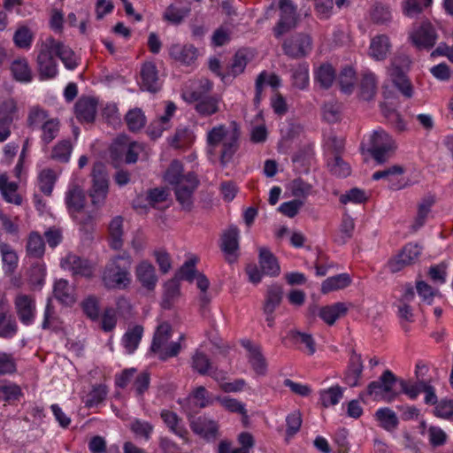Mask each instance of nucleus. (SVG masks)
Listing matches in <instances>:
<instances>
[{"instance_id":"nucleus-14","label":"nucleus","mask_w":453,"mask_h":453,"mask_svg":"<svg viewBox=\"0 0 453 453\" xmlns=\"http://www.w3.org/2000/svg\"><path fill=\"white\" fill-rule=\"evenodd\" d=\"M282 49L288 57L301 58L306 57L311 51L312 39L307 34L297 33L284 40Z\"/></svg>"},{"instance_id":"nucleus-53","label":"nucleus","mask_w":453,"mask_h":453,"mask_svg":"<svg viewBox=\"0 0 453 453\" xmlns=\"http://www.w3.org/2000/svg\"><path fill=\"white\" fill-rule=\"evenodd\" d=\"M45 244L42 237L37 233H31L27 243V252L30 257H41L44 254Z\"/></svg>"},{"instance_id":"nucleus-2","label":"nucleus","mask_w":453,"mask_h":453,"mask_svg":"<svg viewBox=\"0 0 453 453\" xmlns=\"http://www.w3.org/2000/svg\"><path fill=\"white\" fill-rule=\"evenodd\" d=\"M165 180L174 187L176 200L183 210L189 211L193 205V193L198 185L195 173H183L182 164L173 160L165 173Z\"/></svg>"},{"instance_id":"nucleus-49","label":"nucleus","mask_w":453,"mask_h":453,"mask_svg":"<svg viewBox=\"0 0 453 453\" xmlns=\"http://www.w3.org/2000/svg\"><path fill=\"white\" fill-rule=\"evenodd\" d=\"M125 121L130 131L137 132L144 127L146 124V117L142 109L134 108L127 112Z\"/></svg>"},{"instance_id":"nucleus-57","label":"nucleus","mask_w":453,"mask_h":453,"mask_svg":"<svg viewBox=\"0 0 453 453\" xmlns=\"http://www.w3.org/2000/svg\"><path fill=\"white\" fill-rule=\"evenodd\" d=\"M211 362L210 358L202 351L196 350L191 358V366L201 375L209 373L211 369Z\"/></svg>"},{"instance_id":"nucleus-55","label":"nucleus","mask_w":453,"mask_h":453,"mask_svg":"<svg viewBox=\"0 0 453 453\" xmlns=\"http://www.w3.org/2000/svg\"><path fill=\"white\" fill-rule=\"evenodd\" d=\"M46 268L43 264L36 263L31 266L28 272L29 283L34 288L41 289L44 285Z\"/></svg>"},{"instance_id":"nucleus-48","label":"nucleus","mask_w":453,"mask_h":453,"mask_svg":"<svg viewBox=\"0 0 453 453\" xmlns=\"http://www.w3.org/2000/svg\"><path fill=\"white\" fill-rule=\"evenodd\" d=\"M292 83L293 86L299 89H304L308 87L309 78V65L307 63H301L292 69Z\"/></svg>"},{"instance_id":"nucleus-45","label":"nucleus","mask_w":453,"mask_h":453,"mask_svg":"<svg viewBox=\"0 0 453 453\" xmlns=\"http://www.w3.org/2000/svg\"><path fill=\"white\" fill-rule=\"evenodd\" d=\"M375 416L380 422V426L387 431H394L398 426L397 416L389 408L378 409Z\"/></svg>"},{"instance_id":"nucleus-8","label":"nucleus","mask_w":453,"mask_h":453,"mask_svg":"<svg viewBox=\"0 0 453 453\" xmlns=\"http://www.w3.org/2000/svg\"><path fill=\"white\" fill-rule=\"evenodd\" d=\"M172 327L170 324L161 323L154 334L151 349L158 355L161 360H166L169 357H176L180 351L181 346L179 342H171Z\"/></svg>"},{"instance_id":"nucleus-37","label":"nucleus","mask_w":453,"mask_h":453,"mask_svg":"<svg viewBox=\"0 0 453 453\" xmlns=\"http://www.w3.org/2000/svg\"><path fill=\"white\" fill-rule=\"evenodd\" d=\"M3 270L5 274H12L18 267L19 257L14 250L7 243L0 244Z\"/></svg>"},{"instance_id":"nucleus-30","label":"nucleus","mask_w":453,"mask_h":453,"mask_svg":"<svg viewBox=\"0 0 453 453\" xmlns=\"http://www.w3.org/2000/svg\"><path fill=\"white\" fill-rule=\"evenodd\" d=\"M53 50L66 69L74 70L79 65V59L73 50L56 39H54Z\"/></svg>"},{"instance_id":"nucleus-52","label":"nucleus","mask_w":453,"mask_h":453,"mask_svg":"<svg viewBox=\"0 0 453 453\" xmlns=\"http://www.w3.org/2000/svg\"><path fill=\"white\" fill-rule=\"evenodd\" d=\"M57 180L55 172L51 169H43L38 175L39 189L46 196H50L53 190Z\"/></svg>"},{"instance_id":"nucleus-9","label":"nucleus","mask_w":453,"mask_h":453,"mask_svg":"<svg viewBox=\"0 0 453 453\" xmlns=\"http://www.w3.org/2000/svg\"><path fill=\"white\" fill-rule=\"evenodd\" d=\"M410 63L411 61L406 55L399 54L392 58L388 68V74L392 82L406 97L412 96V86L405 74Z\"/></svg>"},{"instance_id":"nucleus-31","label":"nucleus","mask_w":453,"mask_h":453,"mask_svg":"<svg viewBox=\"0 0 453 453\" xmlns=\"http://www.w3.org/2000/svg\"><path fill=\"white\" fill-rule=\"evenodd\" d=\"M161 418L171 432L185 441L188 440V430L182 419L175 412L164 410L161 412Z\"/></svg>"},{"instance_id":"nucleus-54","label":"nucleus","mask_w":453,"mask_h":453,"mask_svg":"<svg viewBox=\"0 0 453 453\" xmlns=\"http://www.w3.org/2000/svg\"><path fill=\"white\" fill-rule=\"evenodd\" d=\"M73 146L69 140L58 142L52 149L51 157L58 162L66 163L69 161Z\"/></svg>"},{"instance_id":"nucleus-17","label":"nucleus","mask_w":453,"mask_h":453,"mask_svg":"<svg viewBox=\"0 0 453 453\" xmlns=\"http://www.w3.org/2000/svg\"><path fill=\"white\" fill-rule=\"evenodd\" d=\"M280 19L273 27V34L280 38L296 26V8L290 0H280Z\"/></svg>"},{"instance_id":"nucleus-39","label":"nucleus","mask_w":453,"mask_h":453,"mask_svg":"<svg viewBox=\"0 0 453 453\" xmlns=\"http://www.w3.org/2000/svg\"><path fill=\"white\" fill-rule=\"evenodd\" d=\"M282 288L280 285L268 287L263 306L264 313H273L282 300Z\"/></svg>"},{"instance_id":"nucleus-43","label":"nucleus","mask_w":453,"mask_h":453,"mask_svg":"<svg viewBox=\"0 0 453 453\" xmlns=\"http://www.w3.org/2000/svg\"><path fill=\"white\" fill-rule=\"evenodd\" d=\"M377 78L372 72H365L363 74L360 83V95L365 100H371L377 90Z\"/></svg>"},{"instance_id":"nucleus-15","label":"nucleus","mask_w":453,"mask_h":453,"mask_svg":"<svg viewBox=\"0 0 453 453\" xmlns=\"http://www.w3.org/2000/svg\"><path fill=\"white\" fill-rule=\"evenodd\" d=\"M14 309L20 323L26 326L33 325L36 318V303L33 296L19 293L14 301Z\"/></svg>"},{"instance_id":"nucleus-1","label":"nucleus","mask_w":453,"mask_h":453,"mask_svg":"<svg viewBox=\"0 0 453 453\" xmlns=\"http://www.w3.org/2000/svg\"><path fill=\"white\" fill-rule=\"evenodd\" d=\"M207 153L211 162L219 160L221 165H227L238 149V134L225 125L212 127L207 133Z\"/></svg>"},{"instance_id":"nucleus-24","label":"nucleus","mask_w":453,"mask_h":453,"mask_svg":"<svg viewBox=\"0 0 453 453\" xmlns=\"http://www.w3.org/2000/svg\"><path fill=\"white\" fill-rule=\"evenodd\" d=\"M192 431L206 440L215 439L219 426L216 421L206 416H200L190 422Z\"/></svg>"},{"instance_id":"nucleus-41","label":"nucleus","mask_w":453,"mask_h":453,"mask_svg":"<svg viewBox=\"0 0 453 453\" xmlns=\"http://www.w3.org/2000/svg\"><path fill=\"white\" fill-rule=\"evenodd\" d=\"M18 185L9 181L6 174H0V191L4 200L14 204L21 203V197L17 193Z\"/></svg>"},{"instance_id":"nucleus-3","label":"nucleus","mask_w":453,"mask_h":453,"mask_svg":"<svg viewBox=\"0 0 453 453\" xmlns=\"http://www.w3.org/2000/svg\"><path fill=\"white\" fill-rule=\"evenodd\" d=\"M131 256L124 251L109 259L102 274L105 288L110 289L126 288L131 282Z\"/></svg>"},{"instance_id":"nucleus-4","label":"nucleus","mask_w":453,"mask_h":453,"mask_svg":"<svg viewBox=\"0 0 453 453\" xmlns=\"http://www.w3.org/2000/svg\"><path fill=\"white\" fill-rule=\"evenodd\" d=\"M27 126L31 130H40V141L43 146H48L58 135L60 121L52 118L47 110L40 105L29 108L27 117Z\"/></svg>"},{"instance_id":"nucleus-46","label":"nucleus","mask_w":453,"mask_h":453,"mask_svg":"<svg viewBox=\"0 0 453 453\" xmlns=\"http://www.w3.org/2000/svg\"><path fill=\"white\" fill-rule=\"evenodd\" d=\"M335 80V71L329 64H322L315 72V81L323 88H329Z\"/></svg>"},{"instance_id":"nucleus-36","label":"nucleus","mask_w":453,"mask_h":453,"mask_svg":"<svg viewBox=\"0 0 453 453\" xmlns=\"http://www.w3.org/2000/svg\"><path fill=\"white\" fill-rule=\"evenodd\" d=\"M143 334V327L135 325L129 327L122 337V345L126 349L127 353L132 354L137 349Z\"/></svg>"},{"instance_id":"nucleus-16","label":"nucleus","mask_w":453,"mask_h":453,"mask_svg":"<svg viewBox=\"0 0 453 453\" xmlns=\"http://www.w3.org/2000/svg\"><path fill=\"white\" fill-rule=\"evenodd\" d=\"M61 267L73 276L90 278L94 275L95 264L75 254L69 253L61 259Z\"/></svg>"},{"instance_id":"nucleus-34","label":"nucleus","mask_w":453,"mask_h":453,"mask_svg":"<svg viewBox=\"0 0 453 453\" xmlns=\"http://www.w3.org/2000/svg\"><path fill=\"white\" fill-rule=\"evenodd\" d=\"M363 368L364 366L361 356L353 351L349 359L348 371L345 375V382L349 387H355L357 385L363 372Z\"/></svg>"},{"instance_id":"nucleus-50","label":"nucleus","mask_w":453,"mask_h":453,"mask_svg":"<svg viewBox=\"0 0 453 453\" xmlns=\"http://www.w3.org/2000/svg\"><path fill=\"white\" fill-rule=\"evenodd\" d=\"M434 203V199L432 196H426L422 199L418 204V214L412 226L414 230H418L424 226Z\"/></svg>"},{"instance_id":"nucleus-18","label":"nucleus","mask_w":453,"mask_h":453,"mask_svg":"<svg viewBox=\"0 0 453 453\" xmlns=\"http://www.w3.org/2000/svg\"><path fill=\"white\" fill-rule=\"evenodd\" d=\"M421 250V247L416 243L411 242L406 244L399 254L388 261V269L392 273H396L403 267L412 265L418 259Z\"/></svg>"},{"instance_id":"nucleus-27","label":"nucleus","mask_w":453,"mask_h":453,"mask_svg":"<svg viewBox=\"0 0 453 453\" xmlns=\"http://www.w3.org/2000/svg\"><path fill=\"white\" fill-rule=\"evenodd\" d=\"M403 173L404 169L401 165H395L373 173L372 180H379L384 179L390 184L392 189L398 190L405 187V183L400 180V177Z\"/></svg>"},{"instance_id":"nucleus-13","label":"nucleus","mask_w":453,"mask_h":453,"mask_svg":"<svg viewBox=\"0 0 453 453\" xmlns=\"http://www.w3.org/2000/svg\"><path fill=\"white\" fill-rule=\"evenodd\" d=\"M143 147L127 136L121 135L115 139L111 146V155L115 159H123L127 164L135 163Z\"/></svg>"},{"instance_id":"nucleus-62","label":"nucleus","mask_w":453,"mask_h":453,"mask_svg":"<svg viewBox=\"0 0 453 453\" xmlns=\"http://www.w3.org/2000/svg\"><path fill=\"white\" fill-rule=\"evenodd\" d=\"M216 400L226 411L233 413H239L243 416L247 415L245 404L235 398L230 396H218Z\"/></svg>"},{"instance_id":"nucleus-29","label":"nucleus","mask_w":453,"mask_h":453,"mask_svg":"<svg viewBox=\"0 0 453 453\" xmlns=\"http://www.w3.org/2000/svg\"><path fill=\"white\" fill-rule=\"evenodd\" d=\"M391 48L389 39L385 35L373 37L369 47V56L376 61L384 60Z\"/></svg>"},{"instance_id":"nucleus-59","label":"nucleus","mask_w":453,"mask_h":453,"mask_svg":"<svg viewBox=\"0 0 453 453\" xmlns=\"http://www.w3.org/2000/svg\"><path fill=\"white\" fill-rule=\"evenodd\" d=\"M180 296V280L173 278L165 284L164 308H170L173 302Z\"/></svg>"},{"instance_id":"nucleus-33","label":"nucleus","mask_w":453,"mask_h":453,"mask_svg":"<svg viewBox=\"0 0 453 453\" xmlns=\"http://www.w3.org/2000/svg\"><path fill=\"white\" fill-rule=\"evenodd\" d=\"M259 265L266 275L277 276L280 273V268L277 258L265 247L259 249Z\"/></svg>"},{"instance_id":"nucleus-6","label":"nucleus","mask_w":453,"mask_h":453,"mask_svg":"<svg viewBox=\"0 0 453 453\" xmlns=\"http://www.w3.org/2000/svg\"><path fill=\"white\" fill-rule=\"evenodd\" d=\"M397 384V377L390 370H386L377 380L369 383L367 394L375 401L391 403L400 395Z\"/></svg>"},{"instance_id":"nucleus-5","label":"nucleus","mask_w":453,"mask_h":453,"mask_svg":"<svg viewBox=\"0 0 453 453\" xmlns=\"http://www.w3.org/2000/svg\"><path fill=\"white\" fill-rule=\"evenodd\" d=\"M65 203L73 219L81 230L89 231L96 219L95 211L85 208L86 196L82 188L73 185L65 193Z\"/></svg>"},{"instance_id":"nucleus-25","label":"nucleus","mask_w":453,"mask_h":453,"mask_svg":"<svg viewBox=\"0 0 453 453\" xmlns=\"http://www.w3.org/2000/svg\"><path fill=\"white\" fill-rule=\"evenodd\" d=\"M242 346L248 350V360L254 372L258 375H265L267 370V363L262 354L261 348L248 340L242 341Z\"/></svg>"},{"instance_id":"nucleus-42","label":"nucleus","mask_w":453,"mask_h":453,"mask_svg":"<svg viewBox=\"0 0 453 453\" xmlns=\"http://www.w3.org/2000/svg\"><path fill=\"white\" fill-rule=\"evenodd\" d=\"M347 311V307L343 303H335L332 305L325 306L319 311V317L328 325H333L341 316Z\"/></svg>"},{"instance_id":"nucleus-12","label":"nucleus","mask_w":453,"mask_h":453,"mask_svg":"<svg viewBox=\"0 0 453 453\" xmlns=\"http://www.w3.org/2000/svg\"><path fill=\"white\" fill-rule=\"evenodd\" d=\"M183 98L189 104H194V109L201 117H210L220 110L222 99L218 96H203L198 91H185Z\"/></svg>"},{"instance_id":"nucleus-35","label":"nucleus","mask_w":453,"mask_h":453,"mask_svg":"<svg viewBox=\"0 0 453 453\" xmlns=\"http://www.w3.org/2000/svg\"><path fill=\"white\" fill-rule=\"evenodd\" d=\"M11 71L14 79L19 82L28 83L33 79L28 61L25 58H19L11 65Z\"/></svg>"},{"instance_id":"nucleus-51","label":"nucleus","mask_w":453,"mask_h":453,"mask_svg":"<svg viewBox=\"0 0 453 453\" xmlns=\"http://www.w3.org/2000/svg\"><path fill=\"white\" fill-rule=\"evenodd\" d=\"M321 404L327 408L336 405L343 395V389L340 386L331 387L328 389L321 390L319 393Z\"/></svg>"},{"instance_id":"nucleus-47","label":"nucleus","mask_w":453,"mask_h":453,"mask_svg":"<svg viewBox=\"0 0 453 453\" xmlns=\"http://www.w3.org/2000/svg\"><path fill=\"white\" fill-rule=\"evenodd\" d=\"M251 57L252 53L248 50H238L235 53L233 61L229 66L228 74L233 76H237L241 74L244 71Z\"/></svg>"},{"instance_id":"nucleus-11","label":"nucleus","mask_w":453,"mask_h":453,"mask_svg":"<svg viewBox=\"0 0 453 453\" xmlns=\"http://www.w3.org/2000/svg\"><path fill=\"white\" fill-rule=\"evenodd\" d=\"M109 188V180L104 164L96 162L92 170V187L89 191L91 203L96 209L104 205Z\"/></svg>"},{"instance_id":"nucleus-61","label":"nucleus","mask_w":453,"mask_h":453,"mask_svg":"<svg viewBox=\"0 0 453 453\" xmlns=\"http://www.w3.org/2000/svg\"><path fill=\"white\" fill-rule=\"evenodd\" d=\"M371 19L377 24H386L392 19L389 6L377 3L371 10Z\"/></svg>"},{"instance_id":"nucleus-7","label":"nucleus","mask_w":453,"mask_h":453,"mask_svg":"<svg viewBox=\"0 0 453 453\" xmlns=\"http://www.w3.org/2000/svg\"><path fill=\"white\" fill-rule=\"evenodd\" d=\"M54 38L50 36L36 45V65L41 80L53 79L58 74V64L53 55Z\"/></svg>"},{"instance_id":"nucleus-20","label":"nucleus","mask_w":453,"mask_h":453,"mask_svg":"<svg viewBox=\"0 0 453 453\" xmlns=\"http://www.w3.org/2000/svg\"><path fill=\"white\" fill-rule=\"evenodd\" d=\"M220 248L229 263L237 258L239 249V230L236 226H229L221 235Z\"/></svg>"},{"instance_id":"nucleus-26","label":"nucleus","mask_w":453,"mask_h":453,"mask_svg":"<svg viewBox=\"0 0 453 453\" xmlns=\"http://www.w3.org/2000/svg\"><path fill=\"white\" fill-rule=\"evenodd\" d=\"M97 102L90 96L81 97L75 104L77 119L81 122L91 123L96 114Z\"/></svg>"},{"instance_id":"nucleus-60","label":"nucleus","mask_w":453,"mask_h":453,"mask_svg":"<svg viewBox=\"0 0 453 453\" xmlns=\"http://www.w3.org/2000/svg\"><path fill=\"white\" fill-rule=\"evenodd\" d=\"M329 171L335 176L347 177L350 173V167L340 155H334L327 163Z\"/></svg>"},{"instance_id":"nucleus-63","label":"nucleus","mask_w":453,"mask_h":453,"mask_svg":"<svg viewBox=\"0 0 453 453\" xmlns=\"http://www.w3.org/2000/svg\"><path fill=\"white\" fill-rule=\"evenodd\" d=\"M130 429L137 437L149 441L153 432V426L148 421L135 418L130 423Z\"/></svg>"},{"instance_id":"nucleus-64","label":"nucleus","mask_w":453,"mask_h":453,"mask_svg":"<svg viewBox=\"0 0 453 453\" xmlns=\"http://www.w3.org/2000/svg\"><path fill=\"white\" fill-rule=\"evenodd\" d=\"M188 12L189 9L170 5L164 12V19L171 24L178 25L181 23Z\"/></svg>"},{"instance_id":"nucleus-23","label":"nucleus","mask_w":453,"mask_h":453,"mask_svg":"<svg viewBox=\"0 0 453 453\" xmlns=\"http://www.w3.org/2000/svg\"><path fill=\"white\" fill-rule=\"evenodd\" d=\"M168 52L172 59L184 65H190L197 58V50L192 44H172Z\"/></svg>"},{"instance_id":"nucleus-56","label":"nucleus","mask_w":453,"mask_h":453,"mask_svg":"<svg viewBox=\"0 0 453 453\" xmlns=\"http://www.w3.org/2000/svg\"><path fill=\"white\" fill-rule=\"evenodd\" d=\"M34 40V34L31 29L26 26L19 27L13 35L15 45L20 49H29Z\"/></svg>"},{"instance_id":"nucleus-28","label":"nucleus","mask_w":453,"mask_h":453,"mask_svg":"<svg viewBox=\"0 0 453 453\" xmlns=\"http://www.w3.org/2000/svg\"><path fill=\"white\" fill-rule=\"evenodd\" d=\"M53 294L59 303L66 306L73 305L76 301L74 288L65 279L55 281Z\"/></svg>"},{"instance_id":"nucleus-19","label":"nucleus","mask_w":453,"mask_h":453,"mask_svg":"<svg viewBox=\"0 0 453 453\" xmlns=\"http://www.w3.org/2000/svg\"><path fill=\"white\" fill-rule=\"evenodd\" d=\"M138 84L142 90L156 93L162 86L161 79L156 65L152 62L144 63L140 70Z\"/></svg>"},{"instance_id":"nucleus-32","label":"nucleus","mask_w":453,"mask_h":453,"mask_svg":"<svg viewBox=\"0 0 453 453\" xmlns=\"http://www.w3.org/2000/svg\"><path fill=\"white\" fill-rule=\"evenodd\" d=\"M136 277L141 284L150 290L155 288L157 281L154 266L147 261H142L138 265Z\"/></svg>"},{"instance_id":"nucleus-40","label":"nucleus","mask_w":453,"mask_h":453,"mask_svg":"<svg viewBox=\"0 0 453 453\" xmlns=\"http://www.w3.org/2000/svg\"><path fill=\"white\" fill-rule=\"evenodd\" d=\"M123 219L116 216L109 224V242L113 250H119L123 245Z\"/></svg>"},{"instance_id":"nucleus-58","label":"nucleus","mask_w":453,"mask_h":453,"mask_svg":"<svg viewBox=\"0 0 453 453\" xmlns=\"http://www.w3.org/2000/svg\"><path fill=\"white\" fill-rule=\"evenodd\" d=\"M356 82V72L352 67L343 68L339 76V84L341 90L345 94H350L353 91Z\"/></svg>"},{"instance_id":"nucleus-38","label":"nucleus","mask_w":453,"mask_h":453,"mask_svg":"<svg viewBox=\"0 0 453 453\" xmlns=\"http://www.w3.org/2000/svg\"><path fill=\"white\" fill-rule=\"evenodd\" d=\"M351 278L348 273H340L326 279L321 285V292L327 294L333 291L343 289L349 286Z\"/></svg>"},{"instance_id":"nucleus-44","label":"nucleus","mask_w":453,"mask_h":453,"mask_svg":"<svg viewBox=\"0 0 453 453\" xmlns=\"http://www.w3.org/2000/svg\"><path fill=\"white\" fill-rule=\"evenodd\" d=\"M267 84L272 88H278L280 85V79L274 73L268 74L262 72L256 80V96L255 101L258 103L261 100L264 86Z\"/></svg>"},{"instance_id":"nucleus-21","label":"nucleus","mask_w":453,"mask_h":453,"mask_svg":"<svg viewBox=\"0 0 453 453\" xmlns=\"http://www.w3.org/2000/svg\"><path fill=\"white\" fill-rule=\"evenodd\" d=\"M411 38L418 49H430L435 44L437 35L430 23L424 22L411 34Z\"/></svg>"},{"instance_id":"nucleus-10","label":"nucleus","mask_w":453,"mask_h":453,"mask_svg":"<svg viewBox=\"0 0 453 453\" xmlns=\"http://www.w3.org/2000/svg\"><path fill=\"white\" fill-rule=\"evenodd\" d=\"M395 148L394 140L382 129L374 130L369 135L367 150L379 164L386 162Z\"/></svg>"},{"instance_id":"nucleus-22","label":"nucleus","mask_w":453,"mask_h":453,"mask_svg":"<svg viewBox=\"0 0 453 453\" xmlns=\"http://www.w3.org/2000/svg\"><path fill=\"white\" fill-rule=\"evenodd\" d=\"M16 319L10 314L6 301L0 300V337L12 339L18 333Z\"/></svg>"}]
</instances>
